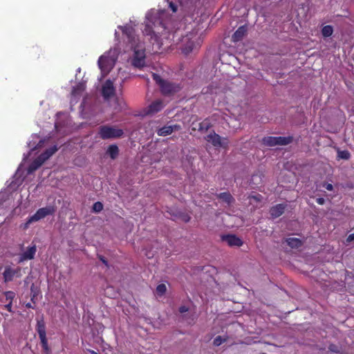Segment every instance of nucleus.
Masks as SVG:
<instances>
[{
  "mask_svg": "<svg viewBox=\"0 0 354 354\" xmlns=\"http://www.w3.org/2000/svg\"><path fill=\"white\" fill-rule=\"evenodd\" d=\"M55 208L52 205L39 208L34 215L30 216L28 218L27 221L24 225V229H28L31 223L37 222L41 219L46 217L47 216L53 215L55 213Z\"/></svg>",
  "mask_w": 354,
  "mask_h": 354,
  "instance_id": "obj_7",
  "label": "nucleus"
},
{
  "mask_svg": "<svg viewBox=\"0 0 354 354\" xmlns=\"http://www.w3.org/2000/svg\"><path fill=\"white\" fill-rule=\"evenodd\" d=\"M26 306H27L28 308H32V306H31V304H30V303L27 304H26Z\"/></svg>",
  "mask_w": 354,
  "mask_h": 354,
  "instance_id": "obj_42",
  "label": "nucleus"
},
{
  "mask_svg": "<svg viewBox=\"0 0 354 354\" xmlns=\"http://www.w3.org/2000/svg\"><path fill=\"white\" fill-rule=\"evenodd\" d=\"M85 83L81 82L73 88L71 95V102H77V99L82 95V92L85 90Z\"/></svg>",
  "mask_w": 354,
  "mask_h": 354,
  "instance_id": "obj_17",
  "label": "nucleus"
},
{
  "mask_svg": "<svg viewBox=\"0 0 354 354\" xmlns=\"http://www.w3.org/2000/svg\"><path fill=\"white\" fill-rule=\"evenodd\" d=\"M167 15L164 10H151L146 15L143 33L151 37V43L156 46L157 49L163 46L167 48L180 45L182 51L188 54L201 45V40L195 30L186 35H183L179 31L174 33L167 31Z\"/></svg>",
  "mask_w": 354,
  "mask_h": 354,
  "instance_id": "obj_1",
  "label": "nucleus"
},
{
  "mask_svg": "<svg viewBox=\"0 0 354 354\" xmlns=\"http://www.w3.org/2000/svg\"><path fill=\"white\" fill-rule=\"evenodd\" d=\"M107 153L111 158L114 159L118 154V147L114 145H111L107 150Z\"/></svg>",
  "mask_w": 354,
  "mask_h": 354,
  "instance_id": "obj_24",
  "label": "nucleus"
},
{
  "mask_svg": "<svg viewBox=\"0 0 354 354\" xmlns=\"http://www.w3.org/2000/svg\"><path fill=\"white\" fill-rule=\"evenodd\" d=\"M115 38L118 37V32L117 31H115Z\"/></svg>",
  "mask_w": 354,
  "mask_h": 354,
  "instance_id": "obj_43",
  "label": "nucleus"
},
{
  "mask_svg": "<svg viewBox=\"0 0 354 354\" xmlns=\"http://www.w3.org/2000/svg\"><path fill=\"white\" fill-rule=\"evenodd\" d=\"M119 55L118 48H111L101 55L97 61V65L101 71L102 77L106 75L115 66Z\"/></svg>",
  "mask_w": 354,
  "mask_h": 354,
  "instance_id": "obj_3",
  "label": "nucleus"
},
{
  "mask_svg": "<svg viewBox=\"0 0 354 354\" xmlns=\"http://www.w3.org/2000/svg\"><path fill=\"white\" fill-rule=\"evenodd\" d=\"M333 32V28L331 26H325L323 27L322 30V33L324 37H330Z\"/></svg>",
  "mask_w": 354,
  "mask_h": 354,
  "instance_id": "obj_25",
  "label": "nucleus"
},
{
  "mask_svg": "<svg viewBox=\"0 0 354 354\" xmlns=\"http://www.w3.org/2000/svg\"><path fill=\"white\" fill-rule=\"evenodd\" d=\"M188 311V308L185 306H182L179 308V312L180 313H184Z\"/></svg>",
  "mask_w": 354,
  "mask_h": 354,
  "instance_id": "obj_33",
  "label": "nucleus"
},
{
  "mask_svg": "<svg viewBox=\"0 0 354 354\" xmlns=\"http://www.w3.org/2000/svg\"><path fill=\"white\" fill-rule=\"evenodd\" d=\"M127 75L125 74L124 71H119L118 77L114 80L115 82H118L120 84V86H122V83L124 82V80L127 78Z\"/></svg>",
  "mask_w": 354,
  "mask_h": 354,
  "instance_id": "obj_26",
  "label": "nucleus"
},
{
  "mask_svg": "<svg viewBox=\"0 0 354 354\" xmlns=\"http://www.w3.org/2000/svg\"><path fill=\"white\" fill-rule=\"evenodd\" d=\"M205 139L209 143H211L216 147H226L228 145V141L226 138H221L214 132L208 134Z\"/></svg>",
  "mask_w": 354,
  "mask_h": 354,
  "instance_id": "obj_11",
  "label": "nucleus"
},
{
  "mask_svg": "<svg viewBox=\"0 0 354 354\" xmlns=\"http://www.w3.org/2000/svg\"><path fill=\"white\" fill-rule=\"evenodd\" d=\"M316 201L319 205H324L325 203V200L323 198H317Z\"/></svg>",
  "mask_w": 354,
  "mask_h": 354,
  "instance_id": "obj_35",
  "label": "nucleus"
},
{
  "mask_svg": "<svg viewBox=\"0 0 354 354\" xmlns=\"http://www.w3.org/2000/svg\"><path fill=\"white\" fill-rule=\"evenodd\" d=\"M88 352H89L91 354H97L95 351H91V350H88Z\"/></svg>",
  "mask_w": 354,
  "mask_h": 354,
  "instance_id": "obj_39",
  "label": "nucleus"
},
{
  "mask_svg": "<svg viewBox=\"0 0 354 354\" xmlns=\"http://www.w3.org/2000/svg\"><path fill=\"white\" fill-rule=\"evenodd\" d=\"M223 241L230 246H241L243 244L242 241L239 237L232 234L223 236Z\"/></svg>",
  "mask_w": 354,
  "mask_h": 354,
  "instance_id": "obj_18",
  "label": "nucleus"
},
{
  "mask_svg": "<svg viewBox=\"0 0 354 354\" xmlns=\"http://www.w3.org/2000/svg\"><path fill=\"white\" fill-rule=\"evenodd\" d=\"M5 281H10L13 279L14 277L21 276V268L12 269L10 267H6L3 273Z\"/></svg>",
  "mask_w": 354,
  "mask_h": 354,
  "instance_id": "obj_13",
  "label": "nucleus"
},
{
  "mask_svg": "<svg viewBox=\"0 0 354 354\" xmlns=\"http://www.w3.org/2000/svg\"><path fill=\"white\" fill-rule=\"evenodd\" d=\"M292 138L290 137H272L268 136L263 138V143L268 147H274L277 145H286L290 143Z\"/></svg>",
  "mask_w": 354,
  "mask_h": 354,
  "instance_id": "obj_9",
  "label": "nucleus"
},
{
  "mask_svg": "<svg viewBox=\"0 0 354 354\" xmlns=\"http://www.w3.org/2000/svg\"><path fill=\"white\" fill-rule=\"evenodd\" d=\"M247 28L245 26L239 27L232 35L234 41H240L246 33Z\"/></svg>",
  "mask_w": 354,
  "mask_h": 354,
  "instance_id": "obj_20",
  "label": "nucleus"
},
{
  "mask_svg": "<svg viewBox=\"0 0 354 354\" xmlns=\"http://www.w3.org/2000/svg\"><path fill=\"white\" fill-rule=\"evenodd\" d=\"M6 308H7L9 310H10L11 304H10L7 305V306H6Z\"/></svg>",
  "mask_w": 354,
  "mask_h": 354,
  "instance_id": "obj_41",
  "label": "nucleus"
},
{
  "mask_svg": "<svg viewBox=\"0 0 354 354\" xmlns=\"http://www.w3.org/2000/svg\"><path fill=\"white\" fill-rule=\"evenodd\" d=\"M180 129V125L174 124L165 126L163 127L157 129V133L160 136H167L171 134L174 131H178Z\"/></svg>",
  "mask_w": 354,
  "mask_h": 354,
  "instance_id": "obj_15",
  "label": "nucleus"
},
{
  "mask_svg": "<svg viewBox=\"0 0 354 354\" xmlns=\"http://www.w3.org/2000/svg\"><path fill=\"white\" fill-rule=\"evenodd\" d=\"M136 24L130 21V24L124 26H118L125 37V42L130 46L132 55L130 57L131 64L137 68H142L146 65L145 47L138 36L135 34L134 26Z\"/></svg>",
  "mask_w": 354,
  "mask_h": 354,
  "instance_id": "obj_2",
  "label": "nucleus"
},
{
  "mask_svg": "<svg viewBox=\"0 0 354 354\" xmlns=\"http://www.w3.org/2000/svg\"><path fill=\"white\" fill-rule=\"evenodd\" d=\"M168 6L176 12L178 8L187 15H192L197 6L198 0H165Z\"/></svg>",
  "mask_w": 354,
  "mask_h": 354,
  "instance_id": "obj_4",
  "label": "nucleus"
},
{
  "mask_svg": "<svg viewBox=\"0 0 354 354\" xmlns=\"http://www.w3.org/2000/svg\"><path fill=\"white\" fill-rule=\"evenodd\" d=\"M330 351L335 353H344V351L342 348H339L335 344H330L328 347Z\"/></svg>",
  "mask_w": 354,
  "mask_h": 354,
  "instance_id": "obj_27",
  "label": "nucleus"
},
{
  "mask_svg": "<svg viewBox=\"0 0 354 354\" xmlns=\"http://www.w3.org/2000/svg\"><path fill=\"white\" fill-rule=\"evenodd\" d=\"M286 242L292 248H297L301 245V241L297 238H288Z\"/></svg>",
  "mask_w": 354,
  "mask_h": 354,
  "instance_id": "obj_23",
  "label": "nucleus"
},
{
  "mask_svg": "<svg viewBox=\"0 0 354 354\" xmlns=\"http://www.w3.org/2000/svg\"><path fill=\"white\" fill-rule=\"evenodd\" d=\"M28 156H29V154L25 155L24 157L23 161H25L28 158Z\"/></svg>",
  "mask_w": 354,
  "mask_h": 354,
  "instance_id": "obj_40",
  "label": "nucleus"
},
{
  "mask_svg": "<svg viewBox=\"0 0 354 354\" xmlns=\"http://www.w3.org/2000/svg\"><path fill=\"white\" fill-rule=\"evenodd\" d=\"M286 205L283 204H278L274 207H272L270 210V213L272 218H277L280 216L285 210Z\"/></svg>",
  "mask_w": 354,
  "mask_h": 354,
  "instance_id": "obj_19",
  "label": "nucleus"
},
{
  "mask_svg": "<svg viewBox=\"0 0 354 354\" xmlns=\"http://www.w3.org/2000/svg\"><path fill=\"white\" fill-rule=\"evenodd\" d=\"M37 331L38 333L43 349L46 353L49 352V347L46 335V326L44 320L38 319L37 322Z\"/></svg>",
  "mask_w": 354,
  "mask_h": 354,
  "instance_id": "obj_10",
  "label": "nucleus"
},
{
  "mask_svg": "<svg viewBox=\"0 0 354 354\" xmlns=\"http://www.w3.org/2000/svg\"><path fill=\"white\" fill-rule=\"evenodd\" d=\"M58 148L56 145L46 149L44 153L38 156L28 167V174H30L37 170L46 160L52 156Z\"/></svg>",
  "mask_w": 354,
  "mask_h": 354,
  "instance_id": "obj_6",
  "label": "nucleus"
},
{
  "mask_svg": "<svg viewBox=\"0 0 354 354\" xmlns=\"http://www.w3.org/2000/svg\"><path fill=\"white\" fill-rule=\"evenodd\" d=\"M165 104L163 102L160 100H158L152 102L146 109L145 113L147 115H153L160 110H162L164 107Z\"/></svg>",
  "mask_w": 354,
  "mask_h": 354,
  "instance_id": "obj_14",
  "label": "nucleus"
},
{
  "mask_svg": "<svg viewBox=\"0 0 354 354\" xmlns=\"http://www.w3.org/2000/svg\"><path fill=\"white\" fill-rule=\"evenodd\" d=\"M218 198L221 199L228 205H231L234 201V199L233 198L232 195L228 192H223L219 194L218 195Z\"/></svg>",
  "mask_w": 354,
  "mask_h": 354,
  "instance_id": "obj_21",
  "label": "nucleus"
},
{
  "mask_svg": "<svg viewBox=\"0 0 354 354\" xmlns=\"http://www.w3.org/2000/svg\"><path fill=\"white\" fill-rule=\"evenodd\" d=\"M209 128V122L204 121L200 124V130L205 129L207 130Z\"/></svg>",
  "mask_w": 354,
  "mask_h": 354,
  "instance_id": "obj_32",
  "label": "nucleus"
},
{
  "mask_svg": "<svg viewBox=\"0 0 354 354\" xmlns=\"http://www.w3.org/2000/svg\"><path fill=\"white\" fill-rule=\"evenodd\" d=\"M351 241H354V234H350L346 239V242L350 243Z\"/></svg>",
  "mask_w": 354,
  "mask_h": 354,
  "instance_id": "obj_34",
  "label": "nucleus"
},
{
  "mask_svg": "<svg viewBox=\"0 0 354 354\" xmlns=\"http://www.w3.org/2000/svg\"><path fill=\"white\" fill-rule=\"evenodd\" d=\"M115 88L113 82L108 80L102 86V95L104 98L107 99L114 94Z\"/></svg>",
  "mask_w": 354,
  "mask_h": 354,
  "instance_id": "obj_16",
  "label": "nucleus"
},
{
  "mask_svg": "<svg viewBox=\"0 0 354 354\" xmlns=\"http://www.w3.org/2000/svg\"><path fill=\"white\" fill-rule=\"evenodd\" d=\"M153 80L158 84L161 92L165 95H171L178 92L181 89L180 84L162 80L157 74H152Z\"/></svg>",
  "mask_w": 354,
  "mask_h": 354,
  "instance_id": "obj_5",
  "label": "nucleus"
},
{
  "mask_svg": "<svg viewBox=\"0 0 354 354\" xmlns=\"http://www.w3.org/2000/svg\"><path fill=\"white\" fill-rule=\"evenodd\" d=\"M32 138V140L28 143V145L30 148H31V150H35L42 147L44 140H40L39 142L35 145L36 141H35L34 140H37L39 137L37 135H34Z\"/></svg>",
  "mask_w": 354,
  "mask_h": 354,
  "instance_id": "obj_22",
  "label": "nucleus"
},
{
  "mask_svg": "<svg viewBox=\"0 0 354 354\" xmlns=\"http://www.w3.org/2000/svg\"><path fill=\"white\" fill-rule=\"evenodd\" d=\"M351 155L348 151H338V157L342 159L348 160L350 158Z\"/></svg>",
  "mask_w": 354,
  "mask_h": 354,
  "instance_id": "obj_28",
  "label": "nucleus"
},
{
  "mask_svg": "<svg viewBox=\"0 0 354 354\" xmlns=\"http://www.w3.org/2000/svg\"><path fill=\"white\" fill-rule=\"evenodd\" d=\"M261 197V195L258 194V195H256V196H251L250 198L251 199H254L255 201H259Z\"/></svg>",
  "mask_w": 354,
  "mask_h": 354,
  "instance_id": "obj_37",
  "label": "nucleus"
},
{
  "mask_svg": "<svg viewBox=\"0 0 354 354\" xmlns=\"http://www.w3.org/2000/svg\"><path fill=\"white\" fill-rule=\"evenodd\" d=\"M225 340L226 339L225 338L222 337L221 336H217L216 337L214 338L213 344H214V346H218L222 343L225 342Z\"/></svg>",
  "mask_w": 354,
  "mask_h": 354,
  "instance_id": "obj_31",
  "label": "nucleus"
},
{
  "mask_svg": "<svg viewBox=\"0 0 354 354\" xmlns=\"http://www.w3.org/2000/svg\"><path fill=\"white\" fill-rule=\"evenodd\" d=\"M37 247L35 245H32L28 247L26 251H24L20 254L19 263H21L24 261L31 260L34 259Z\"/></svg>",
  "mask_w": 354,
  "mask_h": 354,
  "instance_id": "obj_12",
  "label": "nucleus"
},
{
  "mask_svg": "<svg viewBox=\"0 0 354 354\" xmlns=\"http://www.w3.org/2000/svg\"><path fill=\"white\" fill-rule=\"evenodd\" d=\"M167 290V287L165 284H159L156 288V292L159 295H163Z\"/></svg>",
  "mask_w": 354,
  "mask_h": 354,
  "instance_id": "obj_29",
  "label": "nucleus"
},
{
  "mask_svg": "<svg viewBox=\"0 0 354 354\" xmlns=\"http://www.w3.org/2000/svg\"><path fill=\"white\" fill-rule=\"evenodd\" d=\"M324 187L329 191H331L333 189V185L331 184H325Z\"/></svg>",
  "mask_w": 354,
  "mask_h": 354,
  "instance_id": "obj_36",
  "label": "nucleus"
},
{
  "mask_svg": "<svg viewBox=\"0 0 354 354\" xmlns=\"http://www.w3.org/2000/svg\"><path fill=\"white\" fill-rule=\"evenodd\" d=\"M102 209H103V205L100 202H95L93 205V210L95 212L98 213V212H101L102 210Z\"/></svg>",
  "mask_w": 354,
  "mask_h": 354,
  "instance_id": "obj_30",
  "label": "nucleus"
},
{
  "mask_svg": "<svg viewBox=\"0 0 354 354\" xmlns=\"http://www.w3.org/2000/svg\"><path fill=\"white\" fill-rule=\"evenodd\" d=\"M122 134V129L113 127L102 126L99 130V135L104 140L120 138Z\"/></svg>",
  "mask_w": 354,
  "mask_h": 354,
  "instance_id": "obj_8",
  "label": "nucleus"
},
{
  "mask_svg": "<svg viewBox=\"0 0 354 354\" xmlns=\"http://www.w3.org/2000/svg\"><path fill=\"white\" fill-rule=\"evenodd\" d=\"M100 260L105 264V265H107V262L104 259V257H100Z\"/></svg>",
  "mask_w": 354,
  "mask_h": 354,
  "instance_id": "obj_38",
  "label": "nucleus"
}]
</instances>
